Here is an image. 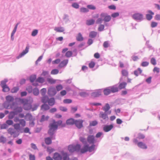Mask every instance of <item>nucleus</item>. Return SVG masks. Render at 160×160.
Wrapping results in <instances>:
<instances>
[{"mask_svg": "<svg viewBox=\"0 0 160 160\" xmlns=\"http://www.w3.org/2000/svg\"><path fill=\"white\" fill-rule=\"evenodd\" d=\"M57 93V91L54 87H50L48 90V93L50 96H53Z\"/></svg>", "mask_w": 160, "mask_h": 160, "instance_id": "423d86ee", "label": "nucleus"}, {"mask_svg": "<svg viewBox=\"0 0 160 160\" xmlns=\"http://www.w3.org/2000/svg\"><path fill=\"white\" fill-rule=\"evenodd\" d=\"M50 107L48 105L45 104L42 105L41 106V109L43 110H47L49 109Z\"/></svg>", "mask_w": 160, "mask_h": 160, "instance_id": "4be33fe9", "label": "nucleus"}, {"mask_svg": "<svg viewBox=\"0 0 160 160\" xmlns=\"http://www.w3.org/2000/svg\"><path fill=\"white\" fill-rule=\"evenodd\" d=\"M99 115L100 118H103V119L108 120V118L107 115L103 112H100Z\"/></svg>", "mask_w": 160, "mask_h": 160, "instance_id": "aec40b11", "label": "nucleus"}, {"mask_svg": "<svg viewBox=\"0 0 160 160\" xmlns=\"http://www.w3.org/2000/svg\"><path fill=\"white\" fill-rule=\"evenodd\" d=\"M111 93H114L118 91V88L115 86L109 87Z\"/></svg>", "mask_w": 160, "mask_h": 160, "instance_id": "dca6fc26", "label": "nucleus"}, {"mask_svg": "<svg viewBox=\"0 0 160 160\" xmlns=\"http://www.w3.org/2000/svg\"><path fill=\"white\" fill-rule=\"evenodd\" d=\"M45 143L47 145H49L52 143L51 138L48 137L45 139Z\"/></svg>", "mask_w": 160, "mask_h": 160, "instance_id": "393cba45", "label": "nucleus"}, {"mask_svg": "<svg viewBox=\"0 0 160 160\" xmlns=\"http://www.w3.org/2000/svg\"><path fill=\"white\" fill-rule=\"evenodd\" d=\"M48 103L49 105L50 106H52L55 103V100L54 98H49L48 100Z\"/></svg>", "mask_w": 160, "mask_h": 160, "instance_id": "f3484780", "label": "nucleus"}, {"mask_svg": "<svg viewBox=\"0 0 160 160\" xmlns=\"http://www.w3.org/2000/svg\"><path fill=\"white\" fill-rule=\"evenodd\" d=\"M47 81L48 83L51 84H54L56 82V80H55L51 78H47Z\"/></svg>", "mask_w": 160, "mask_h": 160, "instance_id": "7c9ffc66", "label": "nucleus"}, {"mask_svg": "<svg viewBox=\"0 0 160 160\" xmlns=\"http://www.w3.org/2000/svg\"><path fill=\"white\" fill-rule=\"evenodd\" d=\"M95 65V63L94 62L92 61L89 64V67L90 68H93Z\"/></svg>", "mask_w": 160, "mask_h": 160, "instance_id": "69168bd1", "label": "nucleus"}, {"mask_svg": "<svg viewBox=\"0 0 160 160\" xmlns=\"http://www.w3.org/2000/svg\"><path fill=\"white\" fill-rule=\"evenodd\" d=\"M38 30L37 29H35L33 31H32L31 35L32 36H36L37 34H38Z\"/></svg>", "mask_w": 160, "mask_h": 160, "instance_id": "052dcab7", "label": "nucleus"}, {"mask_svg": "<svg viewBox=\"0 0 160 160\" xmlns=\"http://www.w3.org/2000/svg\"><path fill=\"white\" fill-rule=\"evenodd\" d=\"M13 127L15 130H20V125L19 123H17L14 124L13 125Z\"/></svg>", "mask_w": 160, "mask_h": 160, "instance_id": "58836bf2", "label": "nucleus"}, {"mask_svg": "<svg viewBox=\"0 0 160 160\" xmlns=\"http://www.w3.org/2000/svg\"><path fill=\"white\" fill-rule=\"evenodd\" d=\"M19 90V88L18 87H14L12 89L11 92L12 93H16Z\"/></svg>", "mask_w": 160, "mask_h": 160, "instance_id": "49530a36", "label": "nucleus"}, {"mask_svg": "<svg viewBox=\"0 0 160 160\" xmlns=\"http://www.w3.org/2000/svg\"><path fill=\"white\" fill-rule=\"evenodd\" d=\"M72 51H67L66 54L65 56L68 58H69L72 56Z\"/></svg>", "mask_w": 160, "mask_h": 160, "instance_id": "79ce46f5", "label": "nucleus"}, {"mask_svg": "<svg viewBox=\"0 0 160 160\" xmlns=\"http://www.w3.org/2000/svg\"><path fill=\"white\" fill-rule=\"evenodd\" d=\"M47 90L45 88H43L41 90V93L42 96H45Z\"/></svg>", "mask_w": 160, "mask_h": 160, "instance_id": "5fc2aeb1", "label": "nucleus"}, {"mask_svg": "<svg viewBox=\"0 0 160 160\" xmlns=\"http://www.w3.org/2000/svg\"><path fill=\"white\" fill-rule=\"evenodd\" d=\"M63 160H70L69 156L66 153H63L62 154Z\"/></svg>", "mask_w": 160, "mask_h": 160, "instance_id": "72a5a7b5", "label": "nucleus"}, {"mask_svg": "<svg viewBox=\"0 0 160 160\" xmlns=\"http://www.w3.org/2000/svg\"><path fill=\"white\" fill-rule=\"evenodd\" d=\"M75 121V120L73 118H70L67 120L66 123L68 125H72L74 124Z\"/></svg>", "mask_w": 160, "mask_h": 160, "instance_id": "6ab92c4d", "label": "nucleus"}, {"mask_svg": "<svg viewBox=\"0 0 160 160\" xmlns=\"http://www.w3.org/2000/svg\"><path fill=\"white\" fill-rule=\"evenodd\" d=\"M149 13L146 14V18L147 20H151L152 18V15L154 14V13L151 10L148 11Z\"/></svg>", "mask_w": 160, "mask_h": 160, "instance_id": "9d476101", "label": "nucleus"}, {"mask_svg": "<svg viewBox=\"0 0 160 160\" xmlns=\"http://www.w3.org/2000/svg\"><path fill=\"white\" fill-rule=\"evenodd\" d=\"M36 76L35 75H32L30 77V80L31 82H33L36 79Z\"/></svg>", "mask_w": 160, "mask_h": 160, "instance_id": "864d4df0", "label": "nucleus"}, {"mask_svg": "<svg viewBox=\"0 0 160 160\" xmlns=\"http://www.w3.org/2000/svg\"><path fill=\"white\" fill-rule=\"evenodd\" d=\"M102 94L101 90L98 89L95 91L91 94V96L93 97H97L99 96Z\"/></svg>", "mask_w": 160, "mask_h": 160, "instance_id": "1a4fd4ad", "label": "nucleus"}, {"mask_svg": "<svg viewBox=\"0 0 160 160\" xmlns=\"http://www.w3.org/2000/svg\"><path fill=\"white\" fill-rule=\"evenodd\" d=\"M3 91L4 92H8L9 90V87L7 85L4 87H2Z\"/></svg>", "mask_w": 160, "mask_h": 160, "instance_id": "680f3d73", "label": "nucleus"}, {"mask_svg": "<svg viewBox=\"0 0 160 160\" xmlns=\"http://www.w3.org/2000/svg\"><path fill=\"white\" fill-rule=\"evenodd\" d=\"M104 94L105 95H108L111 93L109 87L105 88L103 91Z\"/></svg>", "mask_w": 160, "mask_h": 160, "instance_id": "a211bd4d", "label": "nucleus"}, {"mask_svg": "<svg viewBox=\"0 0 160 160\" xmlns=\"http://www.w3.org/2000/svg\"><path fill=\"white\" fill-rule=\"evenodd\" d=\"M49 118L48 116H46L45 117L44 115H42V116L40 120L41 122H44L45 121L48 120Z\"/></svg>", "mask_w": 160, "mask_h": 160, "instance_id": "473e14b6", "label": "nucleus"}, {"mask_svg": "<svg viewBox=\"0 0 160 160\" xmlns=\"http://www.w3.org/2000/svg\"><path fill=\"white\" fill-rule=\"evenodd\" d=\"M15 112H10L9 114L8 115V118L9 119H12L17 114Z\"/></svg>", "mask_w": 160, "mask_h": 160, "instance_id": "a878e982", "label": "nucleus"}, {"mask_svg": "<svg viewBox=\"0 0 160 160\" xmlns=\"http://www.w3.org/2000/svg\"><path fill=\"white\" fill-rule=\"evenodd\" d=\"M95 145H92L91 146L89 147L88 144L84 145L83 147L81 148V146L79 144H77L76 145H70L68 147V149L69 152H73L76 151L81 153H84L88 151L91 152L94 150Z\"/></svg>", "mask_w": 160, "mask_h": 160, "instance_id": "f257e3e1", "label": "nucleus"}, {"mask_svg": "<svg viewBox=\"0 0 160 160\" xmlns=\"http://www.w3.org/2000/svg\"><path fill=\"white\" fill-rule=\"evenodd\" d=\"M127 83L126 82H123L119 84L118 86V88L120 89L125 88Z\"/></svg>", "mask_w": 160, "mask_h": 160, "instance_id": "5701e85b", "label": "nucleus"}, {"mask_svg": "<svg viewBox=\"0 0 160 160\" xmlns=\"http://www.w3.org/2000/svg\"><path fill=\"white\" fill-rule=\"evenodd\" d=\"M122 73L123 76L127 77L128 75V72L126 70H122Z\"/></svg>", "mask_w": 160, "mask_h": 160, "instance_id": "37998d69", "label": "nucleus"}, {"mask_svg": "<svg viewBox=\"0 0 160 160\" xmlns=\"http://www.w3.org/2000/svg\"><path fill=\"white\" fill-rule=\"evenodd\" d=\"M29 49V47L28 46H27L26 47L25 50L20 53V54L17 57V58H21L27 53L28 52Z\"/></svg>", "mask_w": 160, "mask_h": 160, "instance_id": "2eb2a0df", "label": "nucleus"}, {"mask_svg": "<svg viewBox=\"0 0 160 160\" xmlns=\"http://www.w3.org/2000/svg\"><path fill=\"white\" fill-rule=\"evenodd\" d=\"M68 59L64 60L60 63L58 66V67L60 68H62L65 66L68 63Z\"/></svg>", "mask_w": 160, "mask_h": 160, "instance_id": "9b49d317", "label": "nucleus"}, {"mask_svg": "<svg viewBox=\"0 0 160 160\" xmlns=\"http://www.w3.org/2000/svg\"><path fill=\"white\" fill-rule=\"evenodd\" d=\"M22 108L21 107H18L14 109V111L17 114L18 113L22 111Z\"/></svg>", "mask_w": 160, "mask_h": 160, "instance_id": "e433bc0d", "label": "nucleus"}, {"mask_svg": "<svg viewBox=\"0 0 160 160\" xmlns=\"http://www.w3.org/2000/svg\"><path fill=\"white\" fill-rule=\"evenodd\" d=\"M97 35V32L94 31H92L90 32L89 35V37L91 38H95Z\"/></svg>", "mask_w": 160, "mask_h": 160, "instance_id": "2f4dec72", "label": "nucleus"}, {"mask_svg": "<svg viewBox=\"0 0 160 160\" xmlns=\"http://www.w3.org/2000/svg\"><path fill=\"white\" fill-rule=\"evenodd\" d=\"M133 142L135 144H137L138 146L140 148L146 149L147 148L146 145L144 143L142 142H138L137 139H133Z\"/></svg>", "mask_w": 160, "mask_h": 160, "instance_id": "20e7f679", "label": "nucleus"}, {"mask_svg": "<svg viewBox=\"0 0 160 160\" xmlns=\"http://www.w3.org/2000/svg\"><path fill=\"white\" fill-rule=\"evenodd\" d=\"M8 133L12 136L14 138L17 137L19 135V133L14 129L10 128L7 130Z\"/></svg>", "mask_w": 160, "mask_h": 160, "instance_id": "7ed1b4c3", "label": "nucleus"}, {"mask_svg": "<svg viewBox=\"0 0 160 160\" xmlns=\"http://www.w3.org/2000/svg\"><path fill=\"white\" fill-rule=\"evenodd\" d=\"M119 15V13L118 12H114L111 14V17L113 18H115L118 17Z\"/></svg>", "mask_w": 160, "mask_h": 160, "instance_id": "603ef678", "label": "nucleus"}, {"mask_svg": "<svg viewBox=\"0 0 160 160\" xmlns=\"http://www.w3.org/2000/svg\"><path fill=\"white\" fill-rule=\"evenodd\" d=\"M21 102L23 104V108L25 110H29L31 108V105L28 104V100L26 99H22Z\"/></svg>", "mask_w": 160, "mask_h": 160, "instance_id": "39448f33", "label": "nucleus"}, {"mask_svg": "<svg viewBox=\"0 0 160 160\" xmlns=\"http://www.w3.org/2000/svg\"><path fill=\"white\" fill-rule=\"evenodd\" d=\"M17 26H18V24H17L16 25L14 29L13 30L11 33V38L12 39V37L13 36L14 33H15V32H16V30H17Z\"/></svg>", "mask_w": 160, "mask_h": 160, "instance_id": "3c124183", "label": "nucleus"}, {"mask_svg": "<svg viewBox=\"0 0 160 160\" xmlns=\"http://www.w3.org/2000/svg\"><path fill=\"white\" fill-rule=\"evenodd\" d=\"M59 72V71L57 69H53L51 72V74L52 75H55L58 74Z\"/></svg>", "mask_w": 160, "mask_h": 160, "instance_id": "c03bdc74", "label": "nucleus"}, {"mask_svg": "<svg viewBox=\"0 0 160 160\" xmlns=\"http://www.w3.org/2000/svg\"><path fill=\"white\" fill-rule=\"evenodd\" d=\"M79 140L83 143H85L86 142V140L85 138L81 137L79 138Z\"/></svg>", "mask_w": 160, "mask_h": 160, "instance_id": "bf43d9fd", "label": "nucleus"}, {"mask_svg": "<svg viewBox=\"0 0 160 160\" xmlns=\"http://www.w3.org/2000/svg\"><path fill=\"white\" fill-rule=\"evenodd\" d=\"M7 141V138H6L3 137V136H1L0 137V142L4 143L6 142Z\"/></svg>", "mask_w": 160, "mask_h": 160, "instance_id": "4c0bfd02", "label": "nucleus"}, {"mask_svg": "<svg viewBox=\"0 0 160 160\" xmlns=\"http://www.w3.org/2000/svg\"><path fill=\"white\" fill-rule=\"evenodd\" d=\"M113 126L112 124L109 125H105L103 128V130L105 132H108L111 130L113 128Z\"/></svg>", "mask_w": 160, "mask_h": 160, "instance_id": "ddd939ff", "label": "nucleus"}, {"mask_svg": "<svg viewBox=\"0 0 160 160\" xmlns=\"http://www.w3.org/2000/svg\"><path fill=\"white\" fill-rule=\"evenodd\" d=\"M76 39L78 41H82L83 39V38L82 36L81 33H79L76 37Z\"/></svg>", "mask_w": 160, "mask_h": 160, "instance_id": "bb28decb", "label": "nucleus"}, {"mask_svg": "<svg viewBox=\"0 0 160 160\" xmlns=\"http://www.w3.org/2000/svg\"><path fill=\"white\" fill-rule=\"evenodd\" d=\"M108 8L110 10H115L116 9V7L114 5H111L108 6Z\"/></svg>", "mask_w": 160, "mask_h": 160, "instance_id": "e2e57ef3", "label": "nucleus"}, {"mask_svg": "<svg viewBox=\"0 0 160 160\" xmlns=\"http://www.w3.org/2000/svg\"><path fill=\"white\" fill-rule=\"evenodd\" d=\"M87 139L88 142L89 143L93 144L94 142V137L93 135H89L87 138Z\"/></svg>", "mask_w": 160, "mask_h": 160, "instance_id": "4468645a", "label": "nucleus"}, {"mask_svg": "<svg viewBox=\"0 0 160 160\" xmlns=\"http://www.w3.org/2000/svg\"><path fill=\"white\" fill-rule=\"evenodd\" d=\"M25 117L30 121L34 119V118H33L32 116L29 113L27 114L25 116Z\"/></svg>", "mask_w": 160, "mask_h": 160, "instance_id": "f704fd0d", "label": "nucleus"}, {"mask_svg": "<svg viewBox=\"0 0 160 160\" xmlns=\"http://www.w3.org/2000/svg\"><path fill=\"white\" fill-rule=\"evenodd\" d=\"M6 123L8 125L10 126L12 125L13 124V122L12 120H7L6 121Z\"/></svg>", "mask_w": 160, "mask_h": 160, "instance_id": "774afa93", "label": "nucleus"}, {"mask_svg": "<svg viewBox=\"0 0 160 160\" xmlns=\"http://www.w3.org/2000/svg\"><path fill=\"white\" fill-rule=\"evenodd\" d=\"M83 121L82 119L76 120L74 124L78 128L80 129L83 127Z\"/></svg>", "mask_w": 160, "mask_h": 160, "instance_id": "6e6552de", "label": "nucleus"}, {"mask_svg": "<svg viewBox=\"0 0 160 160\" xmlns=\"http://www.w3.org/2000/svg\"><path fill=\"white\" fill-rule=\"evenodd\" d=\"M132 18L135 20H142L143 19V15L141 13H136L132 15Z\"/></svg>", "mask_w": 160, "mask_h": 160, "instance_id": "0eeeda50", "label": "nucleus"}, {"mask_svg": "<svg viewBox=\"0 0 160 160\" xmlns=\"http://www.w3.org/2000/svg\"><path fill=\"white\" fill-rule=\"evenodd\" d=\"M8 82V80H4L3 81H2L1 83V86L2 87H5L7 86L6 84V83Z\"/></svg>", "mask_w": 160, "mask_h": 160, "instance_id": "09e8293b", "label": "nucleus"}, {"mask_svg": "<svg viewBox=\"0 0 160 160\" xmlns=\"http://www.w3.org/2000/svg\"><path fill=\"white\" fill-rule=\"evenodd\" d=\"M110 107L108 103L106 104L105 106L102 108V110L105 112H107L110 109Z\"/></svg>", "mask_w": 160, "mask_h": 160, "instance_id": "cd10ccee", "label": "nucleus"}, {"mask_svg": "<svg viewBox=\"0 0 160 160\" xmlns=\"http://www.w3.org/2000/svg\"><path fill=\"white\" fill-rule=\"evenodd\" d=\"M72 7L76 9H78L79 7V4L76 2L73 3L72 4Z\"/></svg>", "mask_w": 160, "mask_h": 160, "instance_id": "4d7b16f0", "label": "nucleus"}, {"mask_svg": "<svg viewBox=\"0 0 160 160\" xmlns=\"http://www.w3.org/2000/svg\"><path fill=\"white\" fill-rule=\"evenodd\" d=\"M48 99L49 98L47 96H43L42 98V102L44 103H46L48 102Z\"/></svg>", "mask_w": 160, "mask_h": 160, "instance_id": "c756f323", "label": "nucleus"}, {"mask_svg": "<svg viewBox=\"0 0 160 160\" xmlns=\"http://www.w3.org/2000/svg\"><path fill=\"white\" fill-rule=\"evenodd\" d=\"M33 92L35 95H38L39 93V91L38 89L35 88L33 90Z\"/></svg>", "mask_w": 160, "mask_h": 160, "instance_id": "8fccbe9b", "label": "nucleus"}, {"mask_svg": "<svg viewBox=\"0 0 160 160\" xmlns=\"http://www.w3.org/2000/svg\"><path fill=\"white\" fill-rule=\"evenodd\" d=\"M56 89L58 91H59L62 89V86L61 84H59L56 86Z\"/></svg>", "mask_w": 160, "mask_h": 160, "instance_id": "de8ad7c7", "label": "nucleus"}, {"mask_svg": "<svg viewBox=\"0 0 160 160\" xmlns=\"http://www.w3.org/2000/svg\"><path fill=\"white\" fill-rule=\"evenodd\" d=\"M87 8L88 10L89 9L90 10H94L96 9L95 6L92 4L88 5L87 6Z\"/></svg>", "mask_w": 160, "mask_h": 160, "instance_id": "ea45409f", "label": "nucleus"}, {"mask_svg": "<svg viewBox=\"0 0 160 160\" xmlns=\"http://www.w3.org/2000/svg\"><path fill=\"white\" fill-rule=\"evenodd\" d=\"M98 123L97 121L96 120H94L90 122L89 125L90 126H94L96 125Z\"/></svg>", "mask_w": 160, "mask_h": 160, "instance_id": "a18cd8bd", "label": "nucleus"}, {"mask_svg": "<svg viewBox=\"0 0 160 160\" xmlns=\"http://www.w3.org/2000/svg\"><path fill=\"white\" fill-rule=\"evenodd\" d=\"M63 102L65 103H70L72 102V100L70 99H65L63 100Z\"/></svg>", "mask_w": 160, "mask_h": 160, "instance_id": "0e129e2a", "label": "nucleus"}, {"mask_svg": "<svg viewBox=\"0 0 160 160\" xmlns=\"http://www.w3.org/2000/svg\"><path fill=\"white\" fill-rule=\"evenodd\" d=\"M89 11L87 8L82 7L80 8V12H82L86 13L88 12Z\"/></svg>", "mask_w": 160, "mask_h": 160, "instance_id": "c9c22d12", "label": "nucleus"}, {"mask_svg": "<svg viewBox=\"0 0 160 160\" xmlns=\"http://www.w3.org/2000/svg\"><path fill=\"white\" fill-rule=\"evenodd\" d=\"M54 30L58 32H63L64 30V28L62 27H57L55 28Z\"/></svg>", "mask_w": 160, "mask_h": 160, "instance_id": "b1692460", "label": "nucleus"}, {"mask_svg": "<svg viewBox=\"0 0 160 160\" xmlns=\"http://www.w3.org/2000/svg\"><path fill=\"white\" fill-rule=\"evenodd\" d=\"M142 72V70L140 68H138L137 70H135L134 72V73L136 76H138V74H141Z\"/></svg>", "mask_w": 160, "mask_h": 160, "instance_id": "c85d7f7f", "label": "nucleus"}, {"mask_svg": "<svg viewBox=\"0 0 160 160\" xmlns=\"http://www.w3.org/2000/svg\"><path fill=\"white\" fill-rule=\"evenodd\" d=\"M111 16L108 15L107 13L106 16L103 19V20H111Z\"/></svg>", "mask_w": 160, "mask_h": 160, "instance_id": "338daca9", "label": "nucleus"}, {"mask_svg": "<svg viewBox=\"0 0 160 160\" xmlns=\"http://www.w3.org/2000/svg\"><path fill=\"white\" fill-rule=\"evenodd\" d=\"M151 63L153 65H155L156 64V61L155 58H151L150 61Z\"/></svg>", "mask_w": 160, "mask_h": 160, "instance_id": "13d9d810", "label": "nucleus"}, {"mask_svg": "<svg viewBox=\"0 0 160 160\" xmlns=\"http://www.w3.org/2000/svg\"><path fill=\"white\" fill-rule=\"evenodd\" d=\"M19 124L21 127H24L26 125V122L23 119H20L19 120Z\"/></svg>", "mask_w": 160, "mask_h": 160, "instance_id": "412c9836", "label": "nucleus"}, {"mask_svg": "<svg viewBox=\"0 0 160 160\" xmlns=\"http://www.w3.org/2000/svg\"><path fill=\"white\" fill-rule=\"evenodd\" d=\"M53 158L54 160H62V157L59 153L55 152L54 154Z\"/></svg>", "mask_w": 160, "mask_h": 160, "instance_id": "f8f14e48", "label": "nucleus"}, {"mask_svg": "<svg viewBox=\"0 0 160 160\" xmlns=\"http://www.w3.org/2000/svg\"><path fill=\"white\" fill-rule=\"evenodd\" d=\"M62 123V121L61 120L56 122L54 120H53L49 125V129L48 132V134L50 136L52 135L54 131L57 129L58 126L61 125Z\"/></svg>", "mask_w": 160, "mask_h": 160, "instance_id": "f03ea898", "label": "nucleus"}, {"mask_svg": "<svg viewBox=\"0 0 160 160\" xmlns=\"http://www.w3.org/2000/svg\"><path fill=\"white\" fill-rule=\"evenodd\" d=\"M44 79L43 78L39 77L37 80L36 82L42 83L44 82Z\"/></svg>", "mask_w": 160, "mask_h": 160, "instance_id": "6e6d98bb", "label": "nucleus"}, {"mask_svg": "<svg viewBox=\"0 0 160 160\" xmlns=\"http://www.w3.org/2000/svg\"><path fill=\"white\" fill-rule=\"evenodd\" d=\"M6 99L7 101L8 102H10L13 101L14 99L12 97L10 96H8L6 97Z\"/></svg>", "mask_w": 160, "mask_h": 160, "instance_id": "a19ab883", "label": "nucleus"}]
</instances>
